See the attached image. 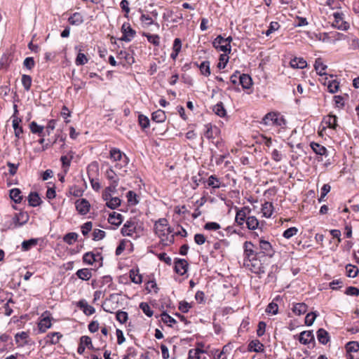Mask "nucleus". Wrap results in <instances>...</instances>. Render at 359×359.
<instances>
[{
	"mask_svg": "<svg viewBox=\"0 0 359 359\" xmlns=\"http://www.w3.org/2000/svg\"><path fill=\"white\" fill-rule=\"evenodd\" d=\"M105 235V231L96 229L93 232V239L94 241H100L104 238Z\"/></svg>",
	"mask_w": 359,
	"mask_h": 359,
	"instance_id": "nucleus-64",
	"label": "nucleus"
},
{
	"mask_svg": "<svg viewBox=\"0 0 359 359\" xmlns=\"http://www.w3.org/2000/svg\"><path fill=\"white\" fill-rule=\"evenodd\" d=\"M103 257L100 252H88L83 256V262L89 265L95 264V266L100 267L102 266Z\"/></svg>",
	"mask_w": 359,
	"mask_h": 359,
	"instance_id": "nucleus-6",
	"label": "nucleus"
},
{
	"mask_svg": "<svg viewBox=\"0 0 359 359\" xmlns=\"http://www.w3.org/2000/svg\"><path fill=\"white\" fill-rule=\"evenodd\" d=\"M138 12L141 14L140 21L142 27H149L151 25H156L159 27V24L154 21L153 17L150 16L149 14L146 13L142 8L138 9Z\"/></svg>",
	"mask_w": 359,
	"mask_h": 359,
	"instance_id": "nucleus-12",
	"label": "nucleus"
},
{
	"mask_svg": "<svg viewBox=\"0 0 359 359\" xmlns=\"http://www.w3.org/2000/svg\"><path fill=\"white\" fill-rule=\"evenodd\" d=\"M116 318L120 323L123 324L128 320V313L126 311H118L116 312Z\"/></svg>",
	"mask_w": 359,
	"mask_h": 359,
	"instance_id": "nucleus-59",
	"label": "nucleus"
},
{
	"mask_svg": "<svg viewBox=\"0 0 359 359\" xmlns=\"http://www.w3.org/2000/svg\"><path fill=\"white\" fill-rule=\"evenodd\" d=\"M127 198H128V202L130 204V205H136L138 203V201L137 199V194L133 191H129L128 193H127Z\"/></svg>",
	"mask_w": 359,
	"mask_h": 359,
	"instance_id": "nucleus-63",
	"label": "nucleus"
},
{
	"mask_svg": "<svg viewBox=\"0 0 359 359\" xmlns=\"http://www.w3.org/2000/svg\"><path fill=\"white\" fill-rule=\"evenodd\" d=\"M121 32L123 34L120 40L130 42L135 37L136 32L133 29L128 22H125L121 27Z\"/></svg>",
	"mask_w": 359,
	"mask_h": 359,
	"instance_id": "nucleus-10",
	"label": "nucleus"
},
{
	"mask_svg": "<svg viewBox=\"0 0 359 359\" xmlns=\"http://www.w3.org/2000/svg\"><path fill=\"white\" fill-rule=\"evenodd\" d=\"M39 243V238H31L29 240L24 241L22 244V251H28L32 248L35 247Z\"/></svg>",
	"mask_w": 359,
	"mask_h": 359,
	"instance_id": "nucleus-33",
	"label": "nucleus"
},
{
	"mask_svg": "<svg viewBox=\"0 0 359 359\" xmlns=\"http://www.w3.org/2000/svg\"><path fill=\"white\" fill-rule=\"evenodd\" d=\"M69 154H70V155L69 156V155L62 156L60 158V161H61L62 165V168L64 169V171L65 173L67 172L70 166V164H71V161L73 158L72 152L70 151Z\"/></svg>",
	"mask_w": 359,
	"mask_h": 359,
	"instance_id": "nucleus-35",
	"label": "nucleus"
},
{
	"mask_svg": "<svg viewBox=\"0 0 359 359\" xmlns=\"http://www.w3.org/2000/svg\"><path fill=\"white\" fill-rule=\"evenodd\" d=\"M346 350L347 353L358 352L359 350V343L355 341L348 342L346 344Z\"/></svg>",
	"mask_w": 359,
	"mask_h": 359,
	"instance_id": "nucleus-41",
	"label": "nucleus"
},
{
	"mask_svg": "<svg viewBox=\"0 0 359 359\" xmlns=\"http://www.w3.org/2000/svg\"><path fill=\"white\" fill-rule=\"evenodd\" d=\"M154 231L163 245H170L175 242V234H172L173 229L168 226L167 219L160 218L156 221L154 224Z\"/></svg>",
	"mask_w": 359,
	"mask_h": 359,
	"instance_id": "nucleus-2",
	"label": "nucleus"
},
{
	"mask_svg": "<svg viewBox=\"0 0 359 359\" xmlns=\"http://www.w3.org/2000/svg\"><path fill=\"white\" fill-rule=\"evenodd\" d=\"M161 320L164 323L168 324L170 327H172V324H175L177 323L176 320L165 311H163L161 313Z\"/></svg>",
	"mask_w": 359,
	"mask_h": 359,
	"instance_id": "nucleus-51",
	"label": "nucleus"
},
{
	"mask_svg": "<svg viewBox=\"0 0 359 359\" xmlns=\"http://www.w3.org/2000/svg\"><path fill=\"white\" fill-rule=\"evenodd\" d=\"M358 269L356 266L348 264L346 266V276L349 278H355L358 273Z\"/></svg>",
	"mask_w": 359,
	"mask_h": 359,
	"instance_id": "nucleus-40",
	"label": "nucleus"
},
{
	"mask_svg": "<svg viewBox=\"0 0 359 359\" xmlns=\"http://www.w3.org/2000/svg\"><path fill=\"white\" fill-rule=\"evenodd\" d=\"M213 111L219 116L220 117H224L226 114V109H224V104L222 102H218L216 104L213 108Z\"/></svg>",
	"mask_w": 359,
	"mask_h": 359,
	"instance_id": "nucleus-38",
	"label": "nucleus"
},
{
	"mask_svg": "<svg viewBox=\"0 0 359 359\" xmlns=\"http://www.w3.org/2000/svg\"><path fill=\"white\" fill-rule=\"evenodd\" d=\"M236 210L235 222L238 226L243 227L245 224L246 228L249 230L263 231L265 222H260L255 216L250 215L251 212L250 208L248 206H244L241 208L236 207Z\"/></svg>",
	"mask_w": 359,
	"mask_h": 359,
	"instance_id": "nucleus-1",
	"label": "nucleus"
},
{
	"mask_svg": "<svg viewBox=\"0 0 359 359\" xmlns=\"http://www.w3.org/2000/svg\"><path fill=\"white\" fill-rule=\"evenodd\" d=\"M317 339L320 344H327L330 341V335L328 332H327L323 328H320L317 331Z\"/></svg>",
	"mask_w": 359,
	"mask_h": 359,
	"instance_id": "nucleus-28",
	"label": "nucleus"
},
{
	"mask_svg": "<svg viewBox=\"0 0 359 359\" xmlns=\"http://www.w3.org/2000/svg\"><path fill=\"white\" fill-rule=\"evenodd\" d=\"M266 313H271L273 315H276L278 312V306L276 303H275L273 301L269 304V305L266 306Z\"/></svg>",
	"mask_w": 359,
	"mask_h": 359,
	"instance_id": "nucleus-57",
	"label": "nucleus"
},
{
	"mask_svg": "<svg viewBox=\"0 0 359 359\" xmlns=\"http://www.w3.org/2000/svg\"><path fill=\"white\" fill-rule=\"evenodd\" d=\"M259 258L260 257H256L254 259L246 260L245 262H243V265L246 269H248L254 273H264L265 272L264 266L261 262Z\"/></svg>",
	"mask_w": 359,
	"mask_h": 359,
	"instance_id": "nucleus-5",
	"label": "nucleus"
},
{
	"mask_svg": "<svg viewBox=\"0 0 359 359\" xmlns=\"http://www.w3.org/2000/svg\"><path fill=\"white\" fill-rule=\"evenodd\" d=\"M76 306L79 308L81 310L86 316L93 315L95 312V309L92 306L88 304L87 302L85 299H81L76 303Z\"/></svg>",
	"mask_w": 359,
	"mask_h": 359,
	"instance_id": "nucleus-18",
	"label": "nucleus"
},
{
	"mask_svg": "<svg viewBox=\"0 0 359 359\" xmlns=\"http://www.w3.org/2000/svg\"><path fill=\"white\" fill-rule=\"evenodd\" d=\"M144 35L147 37V39L149 43H152L153 45H154L156 46H159L160 37L158 34H151L149 33H146Z\"/></svg>",
	"mask_w": 359,
	"mask_h": 359,
	"instance_id": "nucleus-48",
	"label": "nucleus"
},
{
	"mask_svg": "<svg viewBox=\"0 0 359 359\" xmlns=\"http://www.w3.org/2000/svg\"><path fill=\"white\" fill-rule=\"evenodd\" d=\"M118 59H124L126 62L128 64H132L134 62V58L132 57L130 53L125 50H121L118 53L117 55Z\"/></svg>",
	"mask_w": 359,
	"mask_h": 359,
	"instance_id": "nucleus-45",
	"label": "nucleus"
},
{
	"mask_svg": "<svg viewBox=\"0 0 359 359\" xmlns=\"http://www.w3.org/2000/svg\"><path fill=\"white\" fill-rule=\"evenodd\" d=\"M318 315V313L316 311L307 313L305 317V324L308 326L312 325Z\"/></svg>",
	"mask_w": 359,
	"mask_h": 359,
	"instance_id": "nucleus-58",
	"label": "nucleus"
},
{
	"mask_svg": "<svg viewBox=\"0 0 359 359\" xmlns=\"http://www.w3.org/2000/svg\"><path fill=\"white\" fill-rule=\"evenodd\" d=\"M75 207L80 215H86L90 208V203L85 198L78 199L75 202Z\"/></svg>",
	"mask_w": 359,
	"mask_h": 359,
	"instance_id": "nucleus-14",
	"label": "nucleus"
},
{
	"mask_svg": "<svg viewBox=\"0 0 359 359\" xmlns=\"http://www.w3.org/2000/svg\"><path fill=\"white\" fill-rule=\"evenodd\" d=\"M207 185L213 189H219L221 187L219 180L215 175H210L206 181Z\"/></svg>",
	"mask_w": 359,
	"mask_h": 359,
	"instance_id": "nucleus-39",
	"label": "nucleus"
},
{
	"mask_svg": "<svg viewBox=\"0 0 359 359\" xmlns=\"http://www.w3.org/2000/svg\"><path fill=\"white\" fill-rule=\"evenodd\" d=\"M339 88V83L336 80H333L329 82L327 85L328 91L331 93H335L338 91Z\"/></svg>",
	"mask_w": 359,
	"mask_h": 359,
	"instance_id": "nucleus-61",
	"label": "nucleus"
},
{
	"mask_svg": "<svg viewBox=\"0 0 359 359\" xmlns=\"http://www.w3.org/2000/svg\"><path fill=\"white\" fill-rule=\"evenodd\" d=\"M205 351L198 348H192L189 351V355L187 359H200V354L203 353Z\"/></svg>",
	"mask_w": 359,
	"mask_h": 359,
	"instance_id": "nucleus-49",
	"label": "nucleus"
},
{
	"mask_svg": "<svg viewBox=\"0 0 359 359\" xmlns=\"http://www.w3.org/2000/svg\"><path fill=\"white\" fill-rule=\"evenodd\" d=\"M327 126L332 129H336L337 126V117L335 115H329L326 119Z\"/></svg>",
	"mask_w": 359,
	"mask_h": 359,
	"instance_id": "nucleus-54",
	"label": "nucleus"
},
{
	"mask_svg": "<svg viewBox=\"0 0 359 359\" xmlns=\"http://www.w3.org/2000/svg\"><path fill=\"white\" fill-rule=\"evenodd\" d=\"M83 16L81 13L76 12L72 14L68 18V22L71 25L79 26L83 22Z\"/></svg>",
	"mask_w": 359,
	"mask_h": 359,
	"instance_id": "nucleus-22",
	"label": "nucleus"
},
{
	"mask_svg": "<svg viewBox=\"0 0 359 359\" xmlns=\"http://www.w3.org/2000/svg\"><path fill=\"white\" fill-rule=\"evenodd\" d=\"M123 217L121 214L113 212L109 214L108 222L112 225L118 226L123 222Z\"/></svg>",
	"mask_w": 359,
	"mask_h": 359,
	"instance_id": "nucleus-24",
	"label": "nucleus"
},
{
	"mask_svg": "<svg viewBox=\"0 0 359 359\" xmlns=\"http://www.w3.org/2000/svg\"><path fill=\"white\" fill-rule=\"evenodd\" d=\"M140 308L142 309L143 313L148 317H151L153 316L154 312L148 303L141 302L140 304Z\"/></svg>",
	"mask_w": 359,
	"mask_h": 359,
	"instance_id": "nucleus-55",
	"label": "nucleus"
},
{
	"mask_svg": "<svg viewBox=\"0 0 359 359\" xmlns=\"http://www.w3.org/2000/svg\"><path fill=\"white\" fill-rule=\"evenodd\" d=\"M262 123L266 126H280L284 128L286 126V120L280 113L269 112L264 116Z\"/></svg>",
	"mask_w": 359,
	"mask_h": 359,
	"instance_id": "nucleus-4",
	"label": "nucleus"
},
{
	"mask_svg": "<svg viewBox=\"0 0 359 359\" xmlns=\"http://www.w3.org/2000/svg\"><path fill=\"white\" fill-rule=\"evenodd\" d=\"M298 233V229L297 227L292 226L290 228L287 229L285 231H284L283 233V236L285 238L289 239L292 238V236H295Z\"/></svg>",
	"mask_w": 359,
	"mask_h": 359,
	"instance_id": "nucleus-56",
	"label": "nucleus"
},
{
	"mask_svg": "<svg viewBox=\"0 0 359 359\" xmlns=\"http://www.w3.org/2000/svg\"><path fill=\"white\" fill-rule=\"evenodd\" d=\"M199 69L203 75L205 76H208L210 75V62L209 61H203L199 65Z\"/></svg>",
	"mask_w": 359,
	"mask_h": 359,
	"instance_id": "nucleus-43",
	"label": "nucleus"
},
{
	"mask_svg": "<svg viewBox=\"0 0 359 359\" xmlns=\"http://www.w3.org/2000/svg\"><path fill=\"white\" fill-rule=\"evenodd\" d=\"M166 119V115L164 111L158 109L152 113L151 120L156 123H163Z\"/></svg>",
	"mask_w": 359,
	"mask_h": 359,
	"instance_id": "nucleus-30",
	"label": "nucleus"
},
{
	"mask_svg": "<svg viewBox=\"0 0 359 359\" xmlns=\"http://www.w3.org/2000/svg\"><path fill=\"white\" fill-rule=\"evenodd\" d=\"M299 341L301 344L305 345L314 342L315 339L313 331L307 330L302 332L299 337Z\"/></svg>",
	"mask_w": 359,
	"mask_h": 359,
	"instance_id": "nucleus-17",
	"label": "nucleus"
},
{
	"mask_svg": "<svg viewBox=\"0 0 359 359\" xmlns=\"http://www.w3.org/2000/svg\"><path fill=\"white\" fill-rule=\"evenodd\" d=\"M76 275L82 280H88L92 277L91 270L87 268L79 269L76 272Z\"/></svg>",
	"mask_w": 359,
	"mask_h": 359,
	"instance_id": "nucleus-29",
	"label": "nucleus"
},
{
	"mask_svg": "<svg viewBox=\"0 0 359 359\" xmlns=\"http://www.w3.org/2000/svg\"><path fill=\"white\" fill-rule=\"evenodd\" d=\"M239 84L243 89H250L252 85V78L246 74H240Z\"/></svg>",
	"mask_w": 359,
	"mask_h": 359,
	"instance_id": "nucleus-25",
	"label": "nucleus"
},
{
	"mask_svg": "<svg viewBox=\"0 0 359 359\" xmlns=\"http://www.w3.org/2000/svg\"><path fill=\"white\" fill-rule=\"evenodd\" d=\"M314 67L316 71L319 75H325V69H327V65L323 64L321 58H317L315 61Z\"/></svg>",
	"mask_w": 359,
	"mask_h": 359,
	"instance_id": "nucleus-36",
	"label": "nucleus"
},
{
	"mask_svg": "<svg viewBox=\"0 0 359 359\" xmlns=\"http://www.w3.org/2000/svg\"><path fill=\"white\" fill-rule=\"evenodd\" d=\"M259 248L260 250V252H259L260 253V255L262 254L269 257H272L273 256L274 250L271 244L269 241L262 238L259 239Z\"/></svg>",
	"mask_w": 359,
	"mask_h": 359,
	"instance_id": "nucleus-13",
	"label": "nucleus"
},
{
	"mask_svg": "<svg viewBox=\"0 0 359 359\" xmlns=\"http://www.w3.org/2000/svg\"><path fill=\"white\" fill-rule=\"evenodd\" d=\"M137 224L133 221H127L121 228V233L123 236H132L136 231Z\"/></svg>",
	"mask_w": 359,
	"mask_h": 359,
	"instance_id": "nucleus-16",
	"label": "nucleus"
},
{
	"mask_svg": "<svg viewBox=\"0 0 359 359\" xmlns=\"http://www.w3.org/2000/svg\"><path fill=\"white\" fill-rule=\"evenodd\" d=\"M120 7L123 12H125L124 17L128 18L130 13L129 1L128 0H122L120 2Z\"/></svg>",
	"mask_w": 359,
	"mask_h": 359,
	"instance_id": "nucleus-62",
	"label": "nucleus"
},
{
	"mask_svg": "<svg viewBox=\"0 0 359 359\" xmlns=\"http://www.w3.org/2000/svg\"><path fill=\"white\" fill-rule=\"evenodd\" d=\"M348 46L351 50L359 49V39L352 36L348 40Z\"/></svg>",
	"mask_w": 359,
	"mask_h": 359,
	"instance_id": "nucleus-60",
	"label": "nucleus"
},
{
	"mask_svg": "<svg viewBox=\"0 0 359 359\" xmlns=\"http://www.w3.org/2000/svg\"><path fill=\"white\" fill-rule=\"evenodd\" d=\"M310 147L312 149V150L313 151V152L316 153L317 155L325 156H327L328 155L327 149L324 146H323L317 142H311Z\"/></svg>",
	"mask_w": 359,
	"mask_h": 359,
	"instance_id": "nucleus-23",
	"label": "nucleus"
},
{
	"mask_svg": "<svg viewBox=\"0 0 359 359\" xmlns=\"http://www.w3.org/2000/svg\"><path fill=\"white\" fill-rule=\"evenodd\" d=\"M215 48L225 53H230L231 47L230 44H225L224 38L221 35L217 36L212 42Z\"/></svg>",
	"mask_w": 359,
	"mask_h": 359,
	"instance_id": "nucleus-11",
	"label": "nucleus"
},
{
	"mask_svg": "<svg viewBox=\"0 0 359 359\" xmlns=\"http://www.w3.org/2000/svg\"><path fill=\"white\" fill-rule=\"evenodd\" d=\"M262 213L264 217L269 218L273 212V205L272 203L266 201L262 205Z\"/></svg>",
	"mask_w": 359,
	"mask_h": 359,
	"instance_id": "nucleus-27",
	"label": "nucleus"
},
{
	"mask_svg": "<svg viewBox=\"0 0 359 359\" xmlns=\"http://www.w3.org/2000/svg\"><path fill=\"white\" fill-rule=\"evenodd\" d=\"M29 337L28 334L26 332H21L17 333L15 336V339L17 344H19L22 341V344L20 346H23L27 344V339Z\"/></svg>",
	"mask_w": 359,
	"mask_h": 359,
	"instance_id": "nucleus-46",
	"label": "nucleus"
},
{
	"mask_svg": "<svg viewBox=\"0 0 359 359\" xmlns=\"http://www.w3.org/2000/svg\"><path fill=\"white\" fill-rule=\"evenodd\" d=\"M22 84L23 86L24 89L26 91H29L30 90L32 79L29 75L22 74L21 79Z\"/></svg>",
	"mask_w": 359,
	"mask_h": 359,
	"instance_id": "nucleus-42",
	"label": "nucleus"
},
{
	"mask_svg": "<svg viewBox=\"0 0 359 359\" xmlns=\"http://www.w3.org/2000/svg\"><path fill=\"white\" fill-rule=\"evenodd\" d=\"M10 197L15 203H20L22 199L21 191L18 188L12 189L10 191Z\"/></svg>",
	"mask_w": 359,
	"mask_h": 359,
	"instance_id": "nucleus-37",
	"label": "nucleus"
},
{
	"mask_svg": "<svg viewBox=\"0 0 359 359\" xmlns=\"http://www.w3.org/2000/svg\"><path fill=\"white\" fill-rule=\"evenodd\" d=\"M138 123L142 129H146L149 127L150 121L147 116L140 114L138 116Z\"/></svg>",
	"mask_w": 359,
	"mask_h": 359,
	"instance_id": "nucleus-50",
	"label": "nucleus"
},
{
	"mask_svg": "<svg viewBox=\"0 0 359 359\" xmlns=\"http://www.w3.org/2000/svg\"><path fill=\"white\" fill-rule=\"evenodd\" d=\"M29 128L32 133L38 134L40 136H43L42 133L43 132V126L38 125L35 121H32L29 124Z\"/></svg>",
	"mask_w": 359,
	"mask_h": 359,
	"instance_id": "nucleus-44",
	"label": "nucleus"
},
{
	"mask_svg": "<svg viewBox=\"0 0 359 359\" xmlns=\"http://www.w3.org/2000/svg\"><path fill=\"white\" fill-rule=\"evenodd\" d=\"M308 310V306L304 303H296L293 305L292 311L296 315L304 314Z\"/></svg>",
	"mask_w": 359,
	"mask_h": 359,
	"instance_id": "nucleus-32",
	"label": "nucleus"
},
{
	"mask_svg": "<svg viewBox=\"0 0 359 359\" xmlns=\"http://www.w3.org/2000/svg\"><path fill=\"white\" fill-rule=\"evenodd\" d=\"M248 351L249 352L261 353L264 351V346L259 340L253 339L248 344Z\"/></svg>",
	"mask_w": 359,
	"mask_h": 359,
	"instance_id": "nucleus-19",
	"label": "nucleus"
},
{
	"mask_svg": "<svg viewBox=\"0 0 359 359\" xmlns=\"http://www.w3.org/2000/svg\"><path fill=\"white\" fill-rule=\"evenodd\" d=\"M243 262L254 259L256 257H261L260 253L255 250V247L251 241H245L243 243Z\"/></svg>",
	"mask_w": 359,
	"mask_h": 359,
	"instance_id": "nucleus-7",
	"label": "nucleus"
},
{
	"mask_svg": "<svg viewBox=\"0 0 359 359\" xmlns=\"http://www.w3.org/2000/svg\"><path fill=\"white\" fill-rule=\"evenodd\" d=\"M62 334L58 332H53L48 333L45 337L46 344L55 345L59 343Z\"/></svg>",
	"mask_w": 359,
	"mask_h": 359,
	"instance_id": "nucleus-20",
	"label": "nucleus"
},
{
	"mask_svg": "<svg viewBox=\"0 0 359 359\" xmlns=\"http://www.w3.org/2000/svg\"><path fill=\"white\" fill-rule=\"evenodd\" d=\"M129 276L131 281L135 284H140L142 282V278L139 274L138 269H132L129 271Z\"/></svg>",
	"mask_w": 359,
	"mask_h": 359,
	"instance_id": "nucleus-31",
	"label": "nucleus"
},
{
	"mask_svg": "<svg viewBox=\"0 0 359 359\" xmlns=\"http://www.w3.org/2000/svg\"><path fill=\"white\" fill-rule=\"evenodd\" d=\"M78 234L74 232H70L65 235L63 241L69 245L73 244L77 240Z\"/></svg>",
	"mask_w": 359,
	"mask_h": 359,
	"instance_id": "nucleus-47",
	"label": "nucleus"
},
{
	"mask_svg": "<svg viewBox=\"0 0 359 359\" xmlns=\"http://www.w3.org/2000/svg\"><path fill=\"white\" fill-rule=\"evenodd\" d=\"M188 266L189 264L185 259L179 258L175 259V271L180 276H183L187 273Z\"/></svg>",
	"mask_w": 359,
	"mask_h": 359,
	"instance_id": "nucleus-15",
	"label": "nucleus"
},
{
	"mask_svg": "<svg viewBox=\"0 0 359 359\" xmlns=\"http://www.w3.org/2000/svg\"><path fill=\"white\" fill-rule=\"evenodd\" d=\"M29 205L32 207H36L41 203V198L36 192H31L28 196Z\"/></svg>",
	"mask_w": 359,
	"mask_h": 359,
	"instance_id": "nucleus-34",
	"label": "nucleus"
},
{
	"mask_svg": "<svg viewBox=\"0 0 359 359\" xmlns=\"http://www.w3.org/2000/svg\"><path fill=\"white\" fill-rule=\"evenodd\" d=\"M229 53H224L223 54H221L219 55V61L217 64V67L219 69H224L229 59V57L228 56Z\"/></svg>",
	"mask_w": 359,
	"mask_h": 359,
	"instance_id": "nucleus-52",
	"label": "nucleus"
},
{
	"mask_svg": "<svg viewBox=\"0 0 359 359\" xmlns=\"http://www.w3.org/2000/svg\"><path fill=\"white\" fill-rule=\"evenodd\" d=\"M109 158L113 162H116L114 165L115 169L123 171V175L127 173V168L130 159L125 153L118 148L112 147L109 150Z\"/></svg>",
	"mask_w": 359,
	"mask_h": 359,
	"instance_id": "nucleus-3",
	"label": "nucleus"
},
{
	"mask_svg": "<svg viewBox=\"0 0 359 359\" xmlns=\"http://www.w3.org/2000/svg\"><path fill=\"white\" fill-rule=\"evenodd\" d=\"M291 67L294 69H304L306 67V61L303 57H294L290 62Z\"/></svg>",
	"mask_w": 359,
	"mask_h": 359,
	"instance_id": "nucleus-26",
	"label": "nucleus"
},
{
	"mask_svg": "<svg viewBox=\"0 0 359 359\" xmlns=\"http://www.w3.org/2000/svg\"><path fill=\"white\" fill-rule=\"evenodd\" d=\"M106 205L108 208L114 210L121 205V200L118 197H112L107 202Z\"/></svg>",
	"mask_w": 359,
	"mask_h": 359,
	"instance_id": "nucleus-53",
	"label": "nucleus"
},
{
	"mask_svg": "<svg viewBox=\"0 0 359 359\" xmlns=\"http://www.w3.org/2000/svg\"><path fill=\"white\" fill-rule=\"evenodd\" d=\"M53 318L48 311H45L40 317L38 323V329L39 333H44L52 326L51 320Z\"/></svg>",
	"mask_w": 359,
	"mask_h": 359,
	"instance_id": "nucleus-8",
	"label": "nucleus"
},
{
	"mask_svg": "<svg viewBox=\"0 0 359 359\" xmlns=\"http://www.w3.org/2000/svg\"><path fill=\"white\" fill-rule=\"evenodd\" d=\"M75 50L78 51V54L75 59L76 65L81 66L86 64L88 62V58L84 53H81L83 50L82 46H75Z\"/></svg>",
	"mask_w": 359,
	"mask_h": 359,
	"instance_id": "nucleus-21",
	"label": "nucleus"
},
{
	"mask_svg": "<svg viewBox=\"0 0 359 359\" xmlns=\"http://www.w3.org/2000/svg\"><path fill=\"white\" fill-rule=\"evenodd\" d=\"M334 20L332 26L337 29L346 31L349 29V23L344 20V14L342 13L335 12L333 13Z\"/></svg>",
	"mask_w": 359,
	"mask_h": 359,
	"instance_id": "nucleus-9",
	"label": "nucleus"
}]
</instances>
